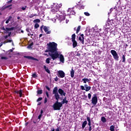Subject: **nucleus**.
I'll list each match as a JSON object with an SVG mask.
<instances>
[{
  "instance_id": "obj_50",
  "label": "nucleus",
  "mask_w": 131,
  "mask_h": 131,
  "mask_svg": "<svg viewBox=\"0 0 131 131\" xmlns=\"http://www.w3.org/2000/svg\"><path fill=\"white\" fill-rule=\"evenodd\" d=\"M55 131H60V129L59 128H57L56 129Z\"/></svg>"
},
{
  "instance_id": "obj_13",
  "label": "nucleus",
  "mask_w": 131,
  "mask_h": 131,
  "mask_svg": "<svg viewBox=\"0 0 131 131\" xmlns=\"http://www.w3.org/2000/svg\"><path fill=\"white\" fill-rule=\"evenodd\" d=\"M82 80L83 81L84 83H86L87 82H90V81H91V79L83 78Z\"/></svg>"
},
{
  "instance_id": "obj_7",
  "label": "nucleus",
  "mask_w": 131,
  "mask_h": 131,
  "mask_svg": "<svg viewBox=\"0 0 131 131\" xmlns=\"http://www.w3.org/2000/svg\"><path fill=\"white\" fill-rule=\"evenodd\" d=\"M57 76L60 78H64L65 77V73L63 71H58L57 72Z\"/></svg>"
},
{
  "instance_id": "obj_55",
  "label": "nucleus",
  "mask_w": 131,
  "mask_h": 131,
  "mask_svg": "<svg viewBox=\"0 0 131 131\" xmlns=\"http://www.w3.org/2000/svg\"><path fill=\"white\" fill-rule=\"evenodd\" d=\"M41 102H38V103L37 104L38 105H41Z\"/></svg>"
},
{
  "instance_id": "obj_35",
  "label": "nucleus",
  "mask_w": 131,
  "mask_h": 131,
  "mask_svg": "<svg viewBox=\"0 0 131 131\" xmlns=\"http://www.w3.org/2000/svg\"><path fill=\"white\" fill-rule=\"evenodd\" d=\"M32 77H34V78H36V77H37V76L36 74H33Z\"/></svg>"
},
{
  "instance_id": "obj_46",
  "label": "nucleus",
  "mask_w": 131,
  "mask_h": 131,
  "mask_svg": "<svg viewBox=\"0 0 131 131\" xmlns=\"http://www.w3.org/2000/svg\"><path fill=\"white\" fill-rule=\"evenodd\" d=\"M88 125H89V126H92V124L91 123V122H88Z\"/></svg>"
},
{
  "instance_id": "obj_18",
  "label": "nucleus",
  "mask_w": 131,
  "mask_h": 131,
  "mask_svg": "<svg viewBox=\"0 0 131 131\" xmlns=\"http://www.w3.org/2000/svg\"><path fill=\"white\" fill-rule=\"evenodd\" d=\"M25 58H27V59H29V60H36V59L31 56H25Z\"/></svg>"
},
{
  "instance_id": "obj_41",
  "label": "nucleus",
  "mask_w": 131,
  "mask_h": 131,
  "mask_svg": "<svg viewBox=\"0 0 131 131\" xmlns=\"http://www.w3.org/2000/svg\"><path fill=\"white\" fill-rule=\"evenodd\" d=\"M46 88L47 89V90H48V91H51V89H50L49 86H46Z\"/></svg>"
},
{
  "instance_id": "obj_51",
  "label": "nucleus",
  "mask_w": 131,
  "mask_h": 131,
  "mask_svg": "<svg viewBox=\"0 0 131 131\" xmlns=\"http://www.w3.org/2000/svg\"><path fill=\"white\" fill-rule=\"evenodd\" d=\"M26 31H27V32H30V31H29V29H26Z\"/></svg>"
},
{
  "instance_id": "obj_8",
  "label": "nucleus",
  "mask_w": 131,
  "mask_h": 131,
  "mask_svg": "<svg viewBox=\"0 0 131 131\" xmlns=\"http://www.w3.org/2000/svg\"><path fill=\"white\" fill-rule=\"evenodd\" d=\"M4 29L8 33V37L11 36V34H12V32L9 31H12V30H14V28H6L5 29L4 28Z\"/></svg>"
},
{
  "instance_id": "obj_14",
  "label": "nucleus",
  "mask_w": 131,
  "mask_h": 131,
  "mask_svg": "<svg viewBox=\"0 0 131 131\" xmlns=\"http://www.w3.org/2000/svg\"><path fill=\"white\" fill-rule=\"evenodd\" d=\"M72 41L73 42V48H76V46H77V42H76L75 40H73Z\"/></svg>"
},
{
  "instance_id": "obj_2",
  "label": "nucleus",
  "mask_w": 131,
  "mask_h": 131,
  "mask_svg": "<svg viewBox=\"0 0 131 131\" xmlns=\"http://www.w3.org/2000/svg\"><path fill=\"white\" fill-rule=\"evenodd\" d=\"M51 12L53 14V19H52L53 22H56V19H59V20H65V17L63 16V13L59 11V7H57L55 9H52Z\"/></svg>"
},
{
  "instance_id": "obj_44",
  "label": "nucleus",
  "mask_w": 131,
  "mask_h": 131,
  "mask_svg": "<svg viewBox=\"0 0 131 131\" xmlns=\"http://www.w3.org/2000/svg\"><path fill=\"white\" fill-rule=\"evenodd\" d=\"M46 94L47 97L48 98H49V92H46Z\"/></svg>"
},
{
  "instance_id": "obj_22",
  "label": "nucleus",
  "mask_w": 131,
  "mask_h": 131,
  "mask_svg": "<svg viewBox=\"0 0 131 131\" xmlns=\"http://www.w3.org/2000/svg\"><path fill=\"white\" fill-rule=\"evenodd\" d=\"M32 46H33V42L31 43L30 45H29L27 47V48H28V49H32Z\"/></svg>"
},
{
  "instance_id": "obj_36",
  "label": "nucleus",
  "mask_w": 131,
  "mask_h": 131,
  "mask_svg": "<svg viewBox=\"0 0 131 131\" xmlns=\"http://www.w3.org/2000/svg\"><path fill=\"white\" fill-rule=\"evenodd\" d=\"M42 100V98L39 97V98L37 100V102H39V101H41Z\"/></svg>"
},
{
  "instance_id": "obj_25",
  "label": "nucleus",
  "mask_w": 131,
  "mask_h": 131,
  "mask_svg": "<svg viewBox=\"0 0 131 131\" xmlns=\"http://www.w3.org/2000/svg\"><path fill=\"white\" fill-rule=\"evenodd\" d=\"M37 93L38 95H41V94H42V90H38Z\"/></svg>"
},
{
  "instance_id": "obj_43",
  "label": "nucleus",
  "mask_w": 131,
  "mask_h": 131,
  "mask_svg": "<svg viewBox=\"0 0 131 131\" xmlns=\"http://www.w3.org/2000/svg\"><path fill=\"white\" fill-rule=\"evenodd\" d=\"M42 116V115H39L38 117V119H40V118H41Z\"/></svg>"
},
{
  "instance_id": "obj_28",
  "label": "nucleus",
  "mask_w": 131,
  "mask_h": 131,
  "mask_svg": "<svg viewBox=\"0 0 131 131\" xmlns=\"http://www.w3.org/2000/svg\"><path fill=\"white\" fill-rule=\"evenodd\" d=\"M79 30H80V26H79L77 28L76 33H78L79 32Z\"/></svg>"
},
{
  "instance_id": "obj_54",
  "label": "nucleus",
  "mask_w": 131,
  "mask_h": 131,
  "mask_svg": "<svg viewBox=\"0 0 131 131\" xmlns=\"http://www.w3.org/2000/svg\"><path fill=\"white\" fill-rule=\"evenodd\" d=\"M9 20H6V24H8V23H9Z\"/></svg>"
},
{
  "instance_id": "obj_49",
  "label": "nucleus",
  "mask_w": 131,
  "mask_h": 131,
  "mask_svg": "<svg viewBox=\"0 0 131 131\" xmlns=\"http://www.w3.org/2000/svg\"><path fill=\"white\" fill-rule=\"evenodd\" d=\"M8 37H9V36H8V35H6V36H5V38L6 39H7V38H8Z\"/></svg>"
},
{
  "instance_id": "obj_42",
  "label": "nucleus",
  "mask_w": 131,
  "mask_h": 131,
  "mask_svg": "<svg viewBox=\"0 0 131 131\" xmlns=\"http://www.w3.org/2000/svg\"><path fill=\"white\" fill-rule=\"evenodd\" d=\"M12 19V16H9L7 20L10 22V20Z\"/></svg>"
},
{
  "instance_id": "obj_19",
  "label": "nucleus",
  "mask_w": 131,
  "mask_h": 131,
  "mask_svg": "<svg viewBox=\"0 0 131 131\" xmlns=\"http://www.w3.org/2000/svg\"><path fill=\"white\" fill-rule=\"evenodd\" d=\"M13 41V40H11V39H8L7 40V41H5L3 42V43L4 45H6V43H7V42H12Z\"/></svg>"
},
{
  "instance_id": "obj_61",
  "label": "nucleus",
  "mask_w": 131,
  "mask_h": 131,
  "mask_svg": "<svg viewBox=\"0 0 131 131\" xmlns=\"http://www.w3.org/2000/svg\"><path fill=\"white\" fill-rule=\"evenodd\" d=\"M42 35V34H40L39 35L40 37H41Z\"/></svg>"
},
{
  "instance_id": "obj_63",
  "label": "nucleus",
  "mask_w": 131,
  "mask_h": 131,
  "mask_svg": "<svg viewBox=\"0 0 131 131\" xmlns=\"http://www.w3.org/2000/svg\"><path fill=\"white\" fill-rule=\"evenodd\" d=\"M10 52H13V50H10Z\"/></svg>"
},
{
  "instance_id": "obj_10",
  "label": "nucleus",
  "mask_w": 131,
  "mask_h": 131,
  "mask_svg": "<svg viewBox=\"0 0 131 131\" xmlns=\"http://www.w3.org/2000/svg\"><path fill=\"white\" fill-rule=\"evenodd\" d=\"M43 29L47 34H50V33H51V31H49V27L45 26L43 27Z\"/></svg>"
},
{
  "instance_id": "obj_57",
  "label": "nucleus",
  "mask_w": 131,
  "mask_h": 131,
  "mask_svg": "<svg viewBox=\"0 0 131 131\" xmlns=\"http://www.w3.org/2000/svg\"><path fill=\"white\" fill-rule=\"evenodd\" d=\"M28 35L29 36H30V35H31V34L29 33V34H28Z\"/></svg>"
},
{
  "instance_id": "obj_16",
  "label": "nucleus",
  "mask_w": 131,
  "mask_h": 131,
  "mask_svg": "<svg viewBox=\"0 0 131 131\" xmlns=\"http://www.w3.org/2000/svg\"><path fill=\"white\" fill-rule=\"evenodd\" d=\"M71 76L72 78L74 77V70H73V68H72L71 70Z\"/></svg>"
},
{
  "instance_id": "obj_40",
  "label": "nucleus",
  "mask_w": 131,
  "mask_h": 131,
  "mask_svg": "<svg viewBox=\"0 0 131 131\" xmlns=\"http://www.w3.org/2000/svg\"><path fill=\"white\" fill-rule=\"evenodd\" d=\"M84 15H85V16H90V13H89V12H84Z\"/></svg>"
},
{
  "instance_id": "obj_47",
  "label": "nucleus",
  "mask_w": 131,
  "mask_h": 131,
  "mask_svg": "<svg viewBox=\"0 0 131 131\" xmlns=\"http://www.w3.org/2000/svg\"><path fill=\"white\" fill-rule=\"evenodd\" d=\"M81 36L82 38V39H84V38L83 37V34H81Z\"/></svg>"
},
{
  "instance_id": "obj_39",
  "label": "nucleus",
  "mask_w": 131,
  "mask_h": 131,
  "mask_svg": "<svg viewBox=\"0 0 131 131\" xmlns=\"http://www.w3.org/2000/svg\"><path fill=\"white\" fill-rule=\"evenodd\" d=\"M47 102H48V98H47V97H46L45 99V101H44L45 104H46V103Z\"/></svg>"
},
{
  "instance_id": "obj_53",
  "label": "nucleus",
  "mask_w": 131,
  "mask_h": 131,
  "mask_svg": "<svg viewBox=\"0 0 131 131\" xmlns=\"http://www.w3.org/2000/svg\"><path fill=\"white\" fill-rule=\"evenodd\" d=\"M3 45H4V42H1V44H0V46H2Z\"/></svg>"
},
{
  "instance_id": "obj_58",
  "label": "nucleus",
  "mask_w": 131,
  "mask_h": 131,
  "mask_svg": "<svg viewBox=\"0 0 131 131\" xmlns=\"http://www.w3.org/2000/svg\"><path fill=\"white\" fill-rule=\"evenodd\" d=\"M21 32L22 33H24V31L23 30H21Z\"/></svg>"
},
{
  "instance_id": "obj_9",
  "label": "nucleus",
  "mask_w": 131,
  "mask_h": 131,
  "mask_svg": "<svg viewBox=\"0 0 131 131\" xmlns=\"http://www.w3.org/2000/svg\"><path fill=\"white\" fill-rule=\"evenodd\" d=\"M58 93L61 97H63V96L65 97L66 96V93H65V92H64V91L62 90V89H58Z\"/></svg>"
},
{
  "instance_id": "obj_32",
  "label": "nucleus",
  "mask_w": 131,
  "mask_h": 131,
  "mask_svg": "<svg viewBox=\"0 0 131 131\" xmlns=\"http://www.w3.org/2000/svg\"><path fill=\"white\" fill-rule=\"evenodd\" d=\"M88 98L90 100H91V98H92V94H91V93L88 94Z\"/></svg>"
},
{
  "instance_id": "obj_34",
  "label": "nucleus",
  "mask_w": 131,
  "mask_h": 131,
  "mask_svg": "<svg viewBox=\"0 0 131 131\" xmlns=\"http://www.w3.org/2000/svg\"><path fill=\"white\" fill-rule=\"evenodd\" d=\"M26 8H27V6H24L21 8V10H23V11H25V10H26Z\"/></svg>"
},
{
  "instance_id": "obj_48",
  "label": "nucleus",
  "mask_w": 131,
  "mask_h": 131,
  "mask_svg": "<svg viewBox=\"0 0 131 131\" xmlns=\"http://www.w3.org/2000/svg\"><path fill=\"white\" fill-rule=\"evenodd\" d=\"M42 113H43V111L42 110H41L40 115H42Z\"/></svg>"
},
{
  "instance_id": "obj_56",
  "label": "nucleus",
  "mask_w": 131,
  "mask_h": 131,
  "mask_svg": "<svg viewBox=\"0 0 131 131\" xmlns=\"http://www.w3.org/2000/svg\"><path fill=\"white\" fill-rule=\"evenodd\" d=\"M68 22H69V20H66V23H68Z\"/></svg>"
},
{
  "instance_id": "obj_38",
  "label": "nucleus",
  "mask_w": 131,
  "mask_h": 131,
  "mask_svg": "<svg viewBox=\"0 0 131 131\" xmlns=\"http://www.w3.org/2000/svg\"><path fill=\"white\" fill-rule=\"evenodd\" d=\"M86 119L88 122H91V119L90 118V117H88Z\"/></svg>"
},
{
  "instance_id": "obj_6",
  "label": "nucleus",
  "mask_w": 131,
  "mask_h": 131,
  "mask_svg": "<svg viewBox=\"0 0 131 131\" xmlns=\"http://www.w3.org/2000/svg\"><path fill=\"white\" fill-rule=\"evenodd\" d=\"M92 103L93 105H97V103H98V97H97V95H94L92 99Z\"/></svg>"
},
{
  "instance_id": "obj_24",
  "label": "nucleus",
  "mask_w": 131,
  "mask_h": 131,
  "mask_svg": "<svg viewBox=\"0 0 131 131\" xmlns=\"http://www.w3.org/2000/svg\"><path fill=\"white\" fill-rule=\"evenodd\" d=\"M79 40H80L81 41H82V43L83 45V43H84V39H82V38H81V37H79Z\"/></svg>"
},
{
  "instance_id": "obj_31",
  "label": "nucleus",
  "mask_w": 131,
  "mask_h": 131,
  "mask_svg": "<svg viewBox=\"0 0 131 131\" xmlns=\"http://www.w3.org/2000/svg\"><path fill=\"white\" fill-rule=\"evenodd\" d=\"M51 60V58H48L46 59V62L48 63V64H49V63H50V60Z\"/></svg>"
},
{
  "instance_id": "obj_15",
  "label": "nucleus",
  "mask_w": 131,
  "mask_h": 131,
  "mask_svg": "<svg viewBox=\"0 0 131 131\" xmlns=\"http://www.w3.org/2000/svg\"><path fill=\"white\" fill-rule=\"evenodd\" d=\"M44 69L45 70L46 72H47V73H49V74L51 73V71H50V70H49V68H48L47 66H44Z\"/></svg>"
},
{
  "instance_id": "obj_21",
  "label": "nucleus",
  "mask_w": 131,
  "mask_h": 131,
  "mask_svg": "<svg viewBox=\"0 0 131 131\" xmlns=\"http://www.w3.org/2000/svg\"><path fill=\"white\" fill-rule=\"evenodd\" d=\"M115 126H113V125H111L110 126V130L111 131H114L115 130Z\"/></svg>"
},
{
  "instance_id": "obj_27",
  "label": "nucleus",
  "mask_w": 131,
  "mask_h": 131,
  "mask_svg": "<svg viewBox=\"0 0 131 131\" xmlns=\"http://www.w3.org/2000/svg\"><path fill=\"white\" fill-rule=\"evenodd\" d=\"M18 93L19 95V97L21 98V97H22V90H20L19 91H18Z\"/></svg>"
},
{
  "instance_id": "obj_26",
  "label": "nucleus",
  "mask_w": 131,
  "mask_h": 131,
  "mask_svg": "<svg viewBox=\"0 0 131 131\" xmlns=\"http://www.w3.org/2000/svg\"><path fill=\"white\" fill-rule=\"evenodd\" d=\"M34 23H39V22H40V20L37 19H35L34 20Z\"/></svg>"
},
{
  "instance_id": "obj_45",
  "label": "nucleus",
  "mask_w": 131,
  "mask_h": 131,
  "mask_svg": "<svg viewBox=\"0 0 131 131\" xmlns=\"http://www.w3.org/2000/svg\"><path fill=\"white\" fill-rule=\"evenodd\" d=\"M89 131H92V126H89Z\"/></svg>"
},
{
  "instance_id": "obj_17",
  "label": "nucleus",
  "mask_w": 131,
  "mask_h": 131,
  "mask_svg": "<svg viewBox=\"0 0 131 131\" xmlns=\"http://www.w3.org/2000/svg\"><path fill=\"white\" fill-rule=\"evenodd\" d=\"M86 124H88V122L86 121H84L82 124V128H84L85 127V125H86Z\"/></svg>"
},
{
  "instance_id": "obj_59",
  "label": "nucleus",
  "mask_w": 131,
  "mask_h": 131,
  "mask_svg": "<svg viewBox=\"0 0 131 131\" xmlns=\"http://www.w3.org/2000/svg\"><path fill=\"white\" fill-rule=\"evenodd\" d=\"M52 131H55V129H52V130H51Z\"/></svg>"
},
{
  "instance_id": "obj_52",
  "label": "nucleus",
  "mask_w": 131,
  "mask_h": 131,
  "mask_svg": "<svg viewBox=\"0 0 131 131\" xmlns=\"http://www.w3.org/2000/svg\"><path fill=\"white\" fill-rule=\"evenodd\" d=\"M55 81H58V77H56V78L55 79Z\"/></svg>"
},
{
  "instance_id": "obj_29",
  "label": "nucleus",
  "mask_w": 131,
  "mask_h": 131,
  "mask_svg": "<svg viewBox=\"0 0 131 131\" xmlns=\"http://www.w3.org/2000/svg\"><path fill=\"white\" fill-rule=\"evenodd\" d=\"M34 27L36 29H37V28H38V27H39V25H38V24H35Z\"/></svg>"
},
{
  "instance_id": "obj_23",
  "label": "nucleus",
  "mask_w": 131,
  "mask_h": 131,
  "mask_svg": "<svg viewBox=\"0 0 131 131\" xmlns=\"http://www.w3.org/2000/svg\"><path fill=\"white\" fill-rule=\"evenodd\" d=\"M75 37H76L75 34H73L72 35V41L75 40Z\"/></svg>"
},
{
  "instance_id": "obj_1",
  "label": "nucleus",
  "mask_w": 131,
  "mask_h": 131,
  "mask_svg": "<svg viewBox=\"0 0 131 131\" xmlns=\"http://www.w3.org/2000/svg\"><path fill=\"white\" fill-rule=\"evenodd\" d=\"M57 43L55 42H50L48 45V51H49V55L51 57L53 60H56V59L59 58V60L61 63H64L65 61V58L64 55L61 54V52L58 51L57 49Z\"/></svg>"
},
{
  "instance_id": "obj_37",
  "label": "nucleus",
  "mask_w": 131,
  "mask_h": 131,
  "mask_svg": "<svg viewBox=\"0 0 131 131\" xmlns=\"http://www.w3.org/2000/svg\"><path fill=\"white\" fill-rule=\"evenodd\" d=\"M1 59L2 60H7V59H8V57H2Z\"/></svg>"
},
{
  "instance_id": "obj_12",
  "label": "nucleus",
  "mask_w": 131,
  "mask_h": 131,
  "mask_svg": "<svg viewBox=\"0 0 131 131\" xmlns=\"http://www.w3.org/2000/svg\"><path fill=\"white\" fill-rule=\"evenodd\" d=\"M84 88H85V92H89V91H90L91 87L90 86H88V84H84Z\"/></svg>"
},
{
  "instance_id": "obj_64",
  "label": "nucleus",
  "mask_w": 131,
  "mask_h": 131,
  "mask_svg": "<svg viewBox=\"0 0 131 131\" xmlns=\"http://www.w3.org/2000/svg\"><path fill=\"white\" fill-rule=\"evenodd\" d=\"M12 46H14V43L13 42H12Z\"/></svg>"
},
{
  "instance_id": "obj_11",
  "label": "nucleus",
  "mask_w": 131,
  "mask_h": 131,
  "mask_svg": "<svg viewBox=\"0 0 131 131\" xmlns=\"http://www.w3.org/2000/svg\"><path fill=\"white\" fill-rule=\"evenodd\" d=\"M62 104H68V100H67V97H64V98L62 99V102H61Z\"/></svg>"
},
{
  "instance_id": "obj_62",
  "label": "nucleus",
  "mask_w": 131,
  "mask_h": 131,
  "mask_svg": "<svg viewBox=\"0 0 131 131\" xmlns=\"http://www.w3.org/2000/svg\"><path fill=\"white\" fill-rule=\"evenodd\" d=\"M28 124V123H26V125H27Z\"/></svg>"
},
{
  "instance_id": "obj_4",
  "label": "nucleus",
  "mask_w": 131,
  "mask_h": 131,
  "mask_svg": "<svg viewBox=\"0 0 131 131\" xmlns=\"http://www.w3.org/2000/svg\"><path fill=\"white\" fill-rule=\"evenodd\" d=\"M58 87H55L53 89V94L54 95V97L56 100H58V99H60V95H59V93H58Z\"/></svg>"
},
{
  "instance_id": "obj_3",
  "label": "nucleus",
  "mask_w": 131,
  "mask_h": 131,
  "mask_svg": "<svg viewBox=\"0 0 131 131\" xmlns=\"http://www.w3.org/2000/svg\"><path fill=\"white\" fill-rule=\"evenodd\" d=\"M56 100V102L53 105V109L54 110H60L63 104L61 102H59V99Z\"/></svg>"
},
{
  "instance_id": "obj_30",
  "label": "nucleus",
  "mask_w": 131,
  "mask_h": 131,
  "mask_svg": "<svg viewBox=\"0 0 131 131\" xmlns=\"http://www.w3.org/2000/svg\"><path fill=\"white\" fill-rule=\"evenodd\" d=\"M122 62H125V56H122Z\"/></svg>"
},
{
  "instance_id": "obj_20",
  "label": "nucleus",
  "mask_w": 131,
  "mask_h": 131,
  "mask_svg": "<svg viewBox=\"0 0 131 131\" xmlns=\"http://www.w3.org/2000/svg\"><path fill=\"white\" fill-rule=\"evenodd\" d=\"M101 121L103 123L106 122V118L104 117H102L101 118Z\"/></svg>"
},
{
  "instance_id": "obj_33",
  "label": "nucleus",
  "mask_w": 131,
  "mask_h": 131,
  "mask_svg": "<svg viewBox=\"0 0 131 131\" xmlns=\"http://www.w3.org/2000/svg\"><path fill=\"white\" fill-rule=\"evenodd\" d=\"M80 88H81L82 91H85V89H84V86L81 85Z\"/></svg>"
},
{
  "instance_id": "obj_5",
  "label": "nucleus",
  "mask_w": 131,
  "mask_h": 131,
  "mask_svg": "<svg viewBox=\"0 0 131 131\" xmlns=\"http://www.w3.org/2000/svg\"><path fill=\"white\" fill-rule=\"evenodd\" d=\"M111 53L113 55L114 59H115L116 61H118V60H119V56L115 50H111Z\"/></svg>"
},
{
  "instance_id": "obj_60",
  "label": "nucleus",
  "mask_w": 131,
  "mask_h": 131,
  "mask_svg": "<svg viewBox=\"0 0 131 131\" xmlns=\"http://www.w3.org/2000/svg\"><path fill=\"white\" fill-rule=\"evenodd\" d=\"M17 19L19 20V19H20V17L18 16Z\"/></svg>"
}]
</instances>
